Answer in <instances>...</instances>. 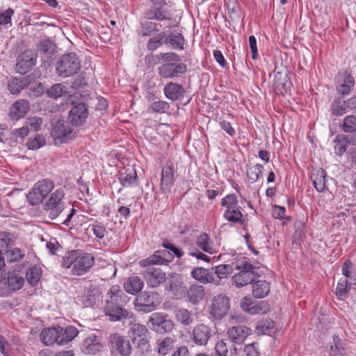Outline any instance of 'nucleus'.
Returning a JSON list of instances; mask_svg holds the SVG:
<instances>
[{
    "label": "nucleus",
    "mask_w": 356,
    "mask_h": 356,
    "mask_svg": "<svg viewBox=\"0 0 356 356\" xmlns=\"http://www.w3.org/2000/svg\"><path fill=\"white\" fill-rule=\"evenodd\" d=\"M129 321L130 328L128 331V336L131 340L137 352L141 355L146 354L151 351V345L149 342L150 332L147 327L143 324L136 323L134 320Z\"/></svg>",
    "instance_id": "obj_1"
},
{
    "label": "nucleus",
    "mask_w": 356,
    "mask_h": 356,
    "mask_svg": "<svg viewBox=\"0 0 356 356\" xmlns=\"http://www.w3.org/2000/svg\"><path fill=\"white\" fill-rule=\"evenodd\" d=\"M108 296H109V298L106 300L104 312L111 321H118L124 318L134 320V315L123 309L119 305L121 297L118 294V290L116 286H112L108 293Z\"/></svg>",
    "instance_id": "obj_2"
},
{
    "label": "nucleus",
    "mask_w": 356,
    "mask_h": 356,
    "mask_svg": "<svg viewBox=\"0 0 356 356\" xmlns=\"http://www.w3.org/2000/svg\"><path fill=\"white\" fill-rule=\"evenodd\" d=\"M22 264H15L8 273L7 278L0 276V296L8 295L11 291L22 287Z\"/></svg>",
    "instance_id": "obj_3"
},
{
    "label": "nucleus",
    "mask_w": 356,
    "mask_h": 356,
    "mask_svg": "<svg viewBox=\"0 0 356 356\" xmlns=\"http://www.w3.org/2000/svg\"><path fill=\"white\" fill-rule=\"evenodd\" d=\"M54 186V182L50 179H42L38 181L26 195L28 202L31 205L42 203L52 191Z\"/></svg>",
    "instance_id": "obj_4"
},
{
    "label": "nucleus",
    "mask_w": 356,
    "mask_h": 356,
    "mask_svg": "<svg viewBox=\"0 0 356 356\" xmlns=\"http://www.w3.org/2000/svg\"><path fill=\"white\" fill-rule=\"evenodd\" d=\"M81 69V62L74 53L63 55L56 65V72L59 76L68 77L76 74Z\"/></svg>",
    "instance_id": "obj_5"
},
{
    "label": "nucleus",
    "mask_w": 356,
    "mask_h": 356,
    "mask_svg": "<svg viewBox=\"0 0 356 356\" xmlns=\"http://www.w3.org/2000/svg\"><path fill=\"white\" fill-rule=\"evenodd\" d=\"M236 269L239 272L232 276V282L237 288L252 284L257 275L254 272L255 267L247 261L237 265Z\"/></svg>",
    "instance_id": "obj_6"
},
{
    "label": "nucleus",
    "mask_w": 356,
    "mask_h": 356,
    "mask_svg": "<svg viewBox=\"0 0 356 356\" xmlns=\"http://www.w3.org/2000/svg\"><path fill=\"white\" fill-rule=\"evenodd\" d=\"M65 192L62 188H58L51 193L44 204V209L49 211V216L51 220L56 218L65 207L63 199Z\"/></svg>",
    "instance_id": "obj_7"
},
{
    "label": "nucleus",
    "mask_w": 356,
    "mask_h": 356,
    "mask_svg": "<svg viewBox=\"0 0 356 356\" xmlns=\"http://www.w3.org/2000/svg\"><path fill=\"white\" fill-rule=\"evenodd\" d=\"M147 324L152 330L159 334L171 332L175 328L173 321L168 318V314L161 312L152 314Z\"/></svg>",
    "instance_id": "obj_8"
},
{
    "label": "nucleus",
    "mask_w": 356,
    "mask_h": 356,
    "mask_svg": "<svg viewBox=\"0 0 356 356\" xmlns=\"http://www.w3.org/2000/svg\"><path fill=\"white\" fill-rule=\"evenodd\" d=\"M159 302L158 293L144 291L136 298L134 306L137 311L148 313L154 310Z\"/></svg>",
    "instance_id": "obj_9"
},
{
    "label": "nucleus",
    "mask_w": 356,
    "mask_h": 356,
    "mask_svg": "<svg viewBox=\"0 0 356 356\" xmlns=\"http://www.w3.org/2000/svg\"><path fill=\"white\" fill-rule=\"evenodd\" d=\"M110 349L112 353H117L120 356H129L132 352L130 342L119 333H113L108 338Z\"/></svg>",
    "instance_id": "obj_10"
},
{
    "label": "nucleus",
    "mask_w": 356,
    "mask_h": 356,
    "mask_svg": "<svg viewBox=\"0 0 356 356\" xmlns=\"http://www.w3.org/2000/svg\"><path fill=\"white\" fill-rule=\"evenodd\" d=\"M72 128L70 123L65 120L55 122L51 131V136L56 145L66 143L71 138Z\"/></svg>",
    "instance_id": "obj_11"
},
{
    "label": "nucleus",
    "mask_w": 356,
    "mask_h": 356,
    "mask_svg": "<svg viewBox=\"0 0 356 356\" xmlns=\"http://www.w3.org/2000/svg\"><path fill=\"white\" fill-rule=\"evenodd\" d=\"M94 265V257L89 253L78 251L71 273L73 275L81 276L86 273Z\"/></svg>",
    "instance_id": "obj_12"
},
{
    "label": "nucleus",
    "mask_w": 356,
    "mask_h": 356,
    "mask_svg": "<svg viewBox=\"0 0 356 356\" xmlns=\"http://www.w3.org/2000/svg\"><path fill=\"white\" fill-rule=\"evenodd\" d=\"M176 168L172 162L168 161L161 170L160 189L163 193H169L174 186Z\"/></svg>",
    "instance_id": "obj_13"
},
{
    "label": "nucleus",
    "mask_w": 356,
    "mask_h": 356,
    "mask_svg": "<svg viewBox=\"0 0 356 356\" xmlns=\"http://www.w3.org/2000/svg\"><path fill=\"white\" fill-rule=\"evenodd\" d=\"M289 71L286 68H277L274 70L273 88L279 95H284L291 87V83L289 79Z\"/></svg>",
    "instance_id": "obj_14"
},
{
    "label": "nucleus",
    "mask_w": 356,
    "mask_h": 356,
    "mask_svg": "<svg viewBox=\"0 0 356 356\" xmlns=\"http://www.w3.org/2000/svg\"><path fill=\"white\" fill-rule=\"evenodd\" d=\"M229 299L225 295L215 297L211 305V315L216 319H221L229 309Z\"/></svg>",
    "instance_id": "obj_15"
},
{
    "label": "nucleus",
    "mask_w": 356,
    "mask_h": 356,
    "mask_svg": "<svg viewBox=\"0 0 356 356\" xmlns=\"http://www.w3.org/2000/svg\"><path fill=\"white\" fill-rule=\"evenodd\" d=\"M187 67L183 63H163L158 68L159 75L164 79H173L184 74Z\"/></svg>",
    "instance_id": "obj_16"
},
{
    "label": "nucleus",
    "mask_w": 356,
    "mask_h": 356,
    "mask_svg": "<svg viewBox=\"0 0 356 356\" xmlns=\"http://www.w3.org/2000/svg\"><path fill=\"white\" fill-rule=\"evenodd\" d=\"M142 275L147 284L152 288L157 287L166 280V275L161 268L151 266L147 267Z\"/></svg>",
    "instance_id": "obj_17"
},
{
    "label": "nucleus",
    "mask_w": 356,
    "mask_h": 356,
    "mask_svg": "<svg viewBox=\"0 0 356 356\" xmlns=\"http://www.w3.org/2000/svg\"><path fill=\"white\" fill-rule=\"evenodd\" d=\"M252 334V329L243 325L232 326L227 329L228 339L235 344H241Z\"/></svg>",
    "instance_id": "obj_18"
},
{
    "label": "nucleus",
    "mask_w": 356,
    "mask_h": 356,
    "mask_svg": "<svg viewBox=\"0 0 356 356\" xmlns=\"http://www.w3.org/2000/svg\"><path fill=\"white\" fill-rule=\"evenodd\" d=\"M62 334L63 327L60 326L47 327L40 333V339L45 346L62 345Z\"/></svg>",
    "instance_id": "obj_19"
},
{
    "label": "nucleus",
    "mask_w": 356,
    "mask_h": 356,
    "mask_svg": "<svg viewBox=\"0 0 356 356\" xmlns=\"http://www.w3.org/2000/svg\"><path fill=\"white\" fill-rule=\"evenodd\" d=\"M88 111L86 105L79 103L74 105L69 112V119L72 125L79 127L82 125L88 118Z\"/></svg>",
    "instance_id": "obj_20"
},
{
    "label": "nucleus",
    "mask_w": 356,
    "mask_h": 356,
    "mask_svg": "<svg viewBox=\"0 0 356 356\" xmlns=\"http://www.w3.org/2000/svg\"><path fill=\"white\" fill-rule=\"evenodd\" d=\"M211 336V329L204 324H198L193 327L192 338L193 342L197 346L207 345Z\"/></svg>",
    "instance_id": "obj_21"
},
{
    "label": "nucleus",
    "mask_w": 356,
    "mask_h": 356,
    "mask_svg": "<svg viewBox=\"0 0 356 356\" xmlns=\"http://www.w3.org/2000/svg\"><path fill=\"white\" fill-rule=\"evenodd\" d=\"M191 276L203 284L209 283H213L216 285L219 284V280H216L213 273L209 269L203 267L194 268L191 272Z\"/></svg>",
    "instance_id": "obj_22"
},
{
    "label": "nucleus",
    "mask_w": 356,
    "mask_h": 356,
    "mask_svg": "<svg viewBox=\"0 0 356 356\" xmlns=\"http://www.w3.org/2000/svg\"><path fill=\"white\" fill-rule=\"evenodd\" d=\"M217 356H236L237 348L235 343L229 339L217 341L215 346Z\"/></svg>",
    "instance_id": "obj_23"
},
{
    "label": "nucleus",
    "mask_w": 356,
    "mask_h": 356,
    "mask_svg": "<svg viewBox=\"0 0 356 356\" xmlns=\"http://www.w3.org/2000/svg\"><path fill=\"white\" fill-rule=\"evenodd\" d=\"M101 293L96 286L90 284L86 288L84 293L81 297V301L85 307H91L99 300Z\"/></svg>",
    "instance_id": "obj_24"
},
{
    "label": "nucleus",
    "mask_w": 356,
    "mask_h": 356,
    "mask_svg": "<svg viewBox=\"0 0 356 356\" xmlns=\"http://www.w3.org/2000/svg\"><path fill=\"white\" fill-rule=\"evenodd\" d=\"M205 296V289L202 285L197 284H191L186 291V297L187 300L197 305L203 300Z\"/></svg>",
    "instance_id": "obj_25"
},
{
    "label": "nucleus",
    "mask_w": 356,
    "mask_h": 356,
    "mask_svg": "<svg viewBox=\"0 0 356 356\" xmlns=\"http://www.w3.org/2000/svg\"><path fill=\"white\" fill-rule=\"evenodd\" d=\"M175 343V337L166 336L156 341V350L159 355L165 356L173 349Z\"/></svg>",
    "instance_id": "obj_26"
},
{
    "label": "nucleus",
    "mask_w": 356,
    "mask_h": 356,
    "mask_svg": "<svg viewBox=\"0 0 356 356\" xmlns=\"http://www.w3.org/2000/svg\"><path fill=\"white\" fill-rule=\"evenodd\" d=\"M163 92L168 99L176 101L184 96L185 89L180 84L170 82L165 86Z\"/></svg>",
    "instance_id": "obj_27"
},
{
    "label": "nucleus",
    "mask_w": 356,
    "mask_h": 356,
    "mask_svg": "<svg viewBox=\"0 0 356 356\" xmlns=\"http://www.w3.org/2000/svg\"><path fill=\"white\" fill-rule=\"evenodd\" d=\"M81 348L83 353L90 355L99 353L102 350V346L97 336L92 334L83 340Z\"/></svg>",
    "instance_id": "obj_28"
},
{
    "label": "nucleus",
    "mask_w": 356,
    "mask_h": 356,
    "mask_svg": "<svg viewBox=\"0 0 356 356\" xmlns=\"http://www.w3.org/2000/svg\"><path fill=\"white\" fill-rule=\"evenodd\" d=\"M252 295L257 298H264L270 292V284L264 280L253 281L252 282Z\"/></svg>",
    "instance_id": "obj_29"
},
{
    "label": "nucleus",
    "mask_w": 356,
    "mask_h": 356,
    "mask_svg": "<svg viewBox=\"0 0 356 356\" xmlns=\"http://www.w3.org/2000/svg\"><path fill=\"white\" fill-rule=\"evenodd\" d=\"M195 244L200 250L207 253L212 254L215 252L213 242L207 233L200 234L195 238Z\"/></svg>",
    "instance_id": "obj_30"
},
{
    "label": "nucleus",
    "mask_w": 356,
    "mask_h": 356,
    "mask_svg": "<svg viewBox=\"0 0 356 356\" xmlns=\"http://www.w3.org/2000/svg\"><path fill=\"white\" fill-rule=\"evenodd\" d=\"M143 282L137 276L130 277L124 284L125 291L133 295L139 293L143 289Z\"/></svg>",
    "instance_id": "obj_31"
},
{
    "label": "nucleus",
    "mask_w": 356,
    "mask_h": 356,
    "mask_svg": "<svg viewBox=\"0 0 356 356\" xmlns=\"http://www.w3.org/2000/svg\"><path fill=\"white\" fill-rule=\"evenodd\" d=\"M223 217L229 222L243 224V215L239 207L226 209L223 213Z\"/></svg>",
    "instance_id": "obj_32"
},
{
    "label": "nucleus",
    "mask_w": 356,
    "mask_h": 356,
    "mask_svg": "<svg viewBox=\"0 0 356 356\" xmlns=\"http://www.w3.org/2000/svg\"><path fill=\"white\" fill-rule=\"evenodd\" d=\"M137 174L134 170H126L119 176V181L124 187H131L137 185Z\"/></svg>",
    "instance_id": "obj_33"
},
{
    "label": "nucleus",
    "mask_w": 356,
    "mask_h": 356,
    "mask_svg": "<svg viewBox=\"0 0 356 356\" xmlns=\"http://www.w3.org/2000/svg\"><path fill=\"white\" fill-rule=\"evenodd\" d=\"M333 344L330 346L329 354L330 356H346V352L343 340L339 336H333Z\"/></svg>",
    "instance_id": "obj_34"
},
{
    "label": "nucleus",
    "mask_w": 356,
    "mask_h": 356,
    "mask_svg": "<svg viewBox=\"0 0 356 356\" xmlns=\"http://www.w3.org/2000/svg\"><path fill=\"white\" fill-rule=\"evenodd\" d=\"M42 269L40 266L34 265L30 268L26 273V279L31 286H35L40 280L42 276Z\"/></svg>",
    "instance_id": "obj_35"
},
{
    "label": "nucleus",
    "mask_w": 356,
    "mask_h": 356,
    "mask_svg": "<svg viewBox=\"0 0 356 356\" xmlns=\"http://www.w3.org/2000/svg\"><path fill=\"white\" fill-rule=\"evenodd\" d=\"M37 53L33 50L24 51V74L36 65Z\"/></svg>",
    "instance_id": "obj_36"
},
{
    "label": "nucleus",
    "mask_w": 356,
    "mask_h": 356,
    "mask_svg": "<svg viewBox=\"0 0 356 356\" xmlns=\"http://www.w3.org/2000/svg\"><path fill=\"white\" fill-rule=\"evenodd\" d=\"M326 173L323 169H318L312 175L313 184L318 192H323L325 188Z\"/></svg>",
    "instance_id": "obj_37"
},
{
    "label": "nucleus",
    "mask_w": 356,
    "mask_h": 356,
    "mask_svg": "<svg viewBox=\"0 0 356 356\" xmlns=\"http://www.w3.org/2000/svg\"><path fill=\"white\" fill-rule=\"evenodd\" d=\"M275 327V323L271 319H262L259 321L256 327V332L259 335L270 334Z\"/></svg>",
    "instance_id": "obj_38"
},
{
    "label": "nucleus",
    "mask_w": 356,
    "mask_h": 356,
    "mask_svg": "<svg viewBox=\"0 0 356 356\" xmlns=\"http://www.w3.org/2000/svg\"><path fill=\"white\" fill-rule=\"evenodd\" d=\"M43 122L41 118L33 117L28 118L26 120V128L24 127V136L27 135L29 131H38Z\"/></svg>",
    "instance_id": "obj_39"
},
{
    "label": "nucleus",
    "mask_w": 356,
    "mask_h": 356,
    "mask_svg": "<svg viewBox=\"0 0 356 356\" xmlns=\"http://www.w3.org/2000/svg\"><path fill=\"white\" fill-rule=\"evenodd\" d=\"M184 38L181 33L170 34L165 39V43H169L175 49L182 50L184 46Z\"/></svg>",
    "instance_id": "obj_40"
},
{
    "label": "nucleus",
    "mask_w": 356,
    "mask_h": 356,
    "mask_svg": "<svg viewBox=\"0 0 356 356\" xmlns=\"http://www.w3.org/2000/svg\"><path fill=\"white\" fill-rule=\"evenodd\" d=\"M15 237L9 232L0 233V252L5 250L6 252L14 245Z\"/></svg>",
    "instance_id": "obj_41"
},
{
    "label": "nucleus",
    "mask_w": 356,
    "mask_h": 356,
    "mask_svg": "<svg viewBox=\"0 0 356 356\" xmlns=\"http://www.w3.org/2000/svg\"><path fill=\"white\" fill-rule=\"evenodd\" d=\"M22 118V100L16 101L10 107L8 118L10 121L16 122Z\"/></svg>",
    "instance_id": "obj_42"
},
{
    "label": "nucleus",
    "mask_w": 356,
    "mask_h": 356,
    "mask_svg": "<svg viewBox=\"0 0 356 356\" xmlns=\"http://www.w3.org/2000/svg\"><path fill=\"white\" fill-rule=\"evenodd\" d=\"M175 314L177 321L182 325H188L193 323L191 313L186 309H178L175 311Z\"/></svg>",
    "instance_id": "obj_43"
},
{
    "label": "nucleus",
    "mask_w": 356,
    "mask_h": 356,
    "mask_svg": "<svg viewBox=\"0 0 356 356\" xmlns=\"http://www.w3.org/2000/svg\"><path fill=\"white\" fill-rule=\"evenodd\" d=\"M353 283L347 279L341 280L336 288V296L341 300H343L348 297V289Z\"/></svg>",
    "instance_id": "obj_44"
},
{
    "label": "nucleus",
    "mask_w": 356,
    "mask_h": 356,
    "mask_svg": "<svg viewBox=\"0 0 356 356\" xmlns=\"http://www.w3.org/2000/svg\"><path fill=\"white\" fill-rule=\"evenodd\" d=\"M334 142L335 154L341 156L346 150V145L349 144L348 138L343 135H338Z\"/></svg>",
    "instance_id": "obj_45"
},
{
    "label": "nucleus",
    "mask_w": 356,
    "mask_h": 356,
    "mask_svg": "<svg viewBox=\"0 0 356 356\" xmlns=\"http://www.w3.org/2000/svg\"><path fill=\"white\" fill-rule=\"evenodd\" d=\"M264 167L261 164H256L250 167L247 171L248 179L254 183L257 181L263 175Z\"/></svg>",
    "instance_id": "obj_46"
},
{
    "label": "nucleus",
    "mask_w": 356,
    "mask_h": 356,
    "mask_svg": "<svg viewBox=\"0 0 356 356\" xmlns=\"http://www.w3.org/2000/svg\"><path fill=\"white\" fill-rule=\"evenodd\" d=\"M79 331L74 326H67L65 330L63 328L61 334L62 345H65L72 341L77 335Z\"/></svg>",
    "instance_id": "obj_47"
},
{
    "label": "nucleus",
    "mask_w": 356,
    "mask_h": 356,
    "mask_svg": "<svg viewBox=\"0 0 356 356\" xmlns=\"http://www.w3.org/2000/svg\"><path fill=\"white\" fill-rule=\"evenodd\" d=\"M24 88L27 90L26 92L29 93L30 96L33 97H38L42 95L44 92V87L41 85L40 83L26 84L24 81Z\"/></svg>",
    "instance_id": "obj_48"
},
{
    "label": "nucleus",
    "mask_w": 356,
    "mask_h": 356,
    "mask_svg": "<svg viewBox=\"0 0 356 356\" xmlns=\"http://www.w3.org/2000/svg\"><path fill=\"white\" fill-rule=\"evenodd\" d=\"M166 34L165 33H161L154 38H151L147 44V47L149 51H154L163 43H165V38Z\"/></svg>",
    "instance_id": "obj_49"
},
{
    "label": "nucleus",
    "mask_w": 356,
    "mask_h": 356,
    "mask_svg": "<svg viewBox=\"0 0 356 356\" xmlns=\"http://www.w3.org/2000/svg\"><path fill=\"white\" fill-rule=\"evenodd\" d=\"M332 113L337 116L342 115L346 113L347 107L346 102L341 98L336 99L332 104Z\"/></svg>",
    "instance_id": "obj_50"
},
{
    "label": "nucleus",
    "mask_w": 356,
    "mask_h": 356,
    "mask_svg": "<svg viewBox=\"0 0 356 356\" xmlns=\"http://www.w3.org/2000/svg\"><path fill=\"white\" fill-rule=\"evenodd\" d=\"M249 309V312L251 314H265L270 310L269 305L264 301L259 303H253Z\"/></svg>",
    "instance_id": "obj_51"
},
{
    "label": "nucleus",
    "mask_w": 356,
    "mask_h": 356,
    "mask_svg": "<svg viewBox=\"0 0 356 356\" xmlns=\"http://www.w3.org/2000/svg\"><path fill=\"white\" fill-rule=\"evenodd\" d=\"M169 108L170 104L165 101L154 102L149 107V110L156 113H165L169 110Z\"/></svg>",
    "instance_id": "obj_52"
},
{
    "label": "nucleus",
    "mask_w": 356,
    "mask_h": 356,
    "mask_svg": "<svg viewBox=\"0 0 356 356\" xmlns=\"http://www.w3.org/2000/svg\"><path fill=\"white\" fill-rule=\"evenodd\" d=\"M78 251L73 250L67 252L63 257L61 261V266L65 268H73L75 260L76 258Z\"/></svg>",
    "instance_id": "obj_53"
},
{
    "label": "nucleus",
    "mask_w": 356,
    "mask_h": 356,
    "mask_svg": "<svg viewBox=\"0 0 356 356\" xmlns=\"http://www.w3.org/2000/svg\"><path fill=\"white\" fill-rule=\"evenodd\" d=\"M232 270V267L228 264H221L216 266L214 273L216 275L218 279L216 280H219L227 277V276L231 273Z\"/></svg>",
    "instance_id": "obj_54"
},
{
    "label": "nucleus",
    "mask_w": 356,
    "mask_h": 356,
    "mask_svg": "<svg viewBox=\"0 0 356 356\" xmlns=\"http://www.w3.org/2000/svg\"><path fill=\"white\" fill-rule=\"evenodd\" d=\"M8 89L13 95H18L22 90V81L21 79L13 77L8 83Z\"/></svg>",
    "instance_id": "obj_55"
},
{
    "label": "nucleus",
    "mask_w": 356,
    "mask_h": 356,
    "mask_svg": "<svg viewBox=\"0 0 356 356\" xmlns=\"http://www.w3.org/2000/svg\"><path fill=\"white\" fill-rule=\"evenodd\" d=\"M141 27V35L143 36L149 35L152 34V32H157L159 31L157 24L155 22H152L150 21H145L142 22Z\"/></svg>",
    "instance_id": "obj_56"
},
{
    "label": "nucleus",
    "mask_w": 356,
    "mask_h": 356,
    "mask_svg": "<svg viewBox=\"0 0 356 356\" xmlns=\"http://www.w3.org/2000/svg\"><path fill=\"white\" fill-rule=\"evenodd\" d=\"M343 130L347 133H353L356 131V118L353 115H348L344 118Z\"/></svg>",
    "instance_id": "obj_57"
},
{
    "label": "nucleus",
    "mask_w": 356,
    "mask_h": 356,
    "mask_svg": "<svg viewBox=\"0 0 356 356\" xmlns=\"http://www.w3.org/2000/svg\"><path fill=\"white\" fill-rule=\"evenodd\" d=\"M238 199L235 194H229L221 200V205L226 209L234 208L238 206Z\"/></svg>",
    "instance_id": "obj_58"
},
{
    "label": "nucleus",
    "mask_w": 356,
    "mask_h": 356,
    "mask_svg": "<svg viewBox=\"0 0 356 356\" xmlns=\"http://www.w3.org/2000/svg\"><path fill=\"white\" fill-rule=\"evenodd\" d=\"M45 144V139L40 135H37L33 139H29L26 143L29 149H38Z\"/></svg>",
    "instance_id": "obj_59"
},
{
    "label": "nucleus",
    "mask_w": 356,
    "mask_h": 356,
    "mask_svg": "<svg viewBox=\"0 0 356 356\" xmlns=\"http://www.w3.org/2000/svg\"><path fill=\"white\" fill-rule=\"evenodd\" d=\"M65 92V88L60 84H54L47 90L49 97L54 99L60 97Z\"/></svg>",
    "instance_id": "obj_60"
},
{
    "label": "nucleus",
    "mask_w": 356,
    "mask_h": 356,
    "mask_svg": "<svg viewBox=\"0 0 356 356\" xmlns=\"http://www.w3.org/2000/svg\"><path fill=\"white\" fill-rule=\"evenodd\" d=\"M39 50L47 55H51L55 50L54 44L49 40H44L40 42Z\"/></svg>",
    "instance_id": "obj_61"
},
{
    "label": "nucleus",
    "mask_w": 356,
    "mask_h": 356,
    "mask_svg": "<svg viewBox=\"0 0 356 356\" xmlns=\"http://www.w3.org/2000/svg\"><path fill=\"white\" fill-rule=\"evenodd\" d=\"M354 86V81L351 77H348L344 83L337 87L338 92L342 95H348Z\"/></svg>",
    "instance_id": "obj_62"
},
{
    "label": "nucleus",
    "mask_w": 356,
    "mask_h": 356,
    "mask_svg": "<svg viewBox=\"0 0 356 356\" xmlns=\"http://www.w3.org/2000/svg\"><path fill=\"white\" fill-rule=\"evenodd\" d=\"M7 259L9 263L17 261L22 257V251L19 248L9 249L6 251Z\"/></svg>",
    "instance_id": "obj_63"
},
{
    "label": "nucleus",
    "mask_w": 356,
    "mask_h": 356,
    "mask_svg": "<svg viewBox=\"0 0 356 356\" xmlns=\"http://www.w3.org/2000/svg\"><path fill=\"white\" fill-rule=\"evenodd\" d=\"M243 356H259V353L258 351V343H252L245 346Z\"/></svg>",
    "instance_id": "obj_64"
}]
</instances>
